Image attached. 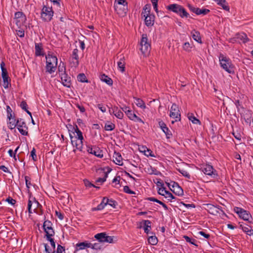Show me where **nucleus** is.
Segmentation results:
<instances>
[{
    "instance_id": "nucleus-34",
    "label": "nucleus",
    "mask_w": 253,
    "mask_h": 253,
    "mask_svg": "<svg viewBox=\"0 0 253 253\" xmlns=\"http://www.w3.org/2000/svg\"><path fill=\"white\" fill-rule=\"evenodd\" d=\"M75 132L77 133V135L73 138H77V139H79L80 140H83L84 139L82 132L79 129L78 127L76 126V128H75Z\"/></svg>"
},
{
    "instance_id": "nucleus-28",
    "label": "nucleus",
    "mask_w": 253,
    "mask_h": 253,
    "mask_svg": "<svg viewBox=\"0 0 253 253\" xmlns=\"http://www.w3.org/2000/svg\"><path fill=\"white\" fill-rule=\"evenodd\" d=\"M150 10V5L146 4L144 6V7L143 8V11L142 12L141 15H143L144 17H146V16L151 15L152 14H151Z\"/></svg>"
},
{
    "instance_id": "nucleus-23",
    "label": "nucleus",
    "mask_w": 253,
    "mask_h": 253,
    "mask_svg": "<svg viewBox=\"0 0 253 253\" xmlns=\"http://www.w3.org/2000/svg\"><path fill=\"white\" fill-rule=\"evenodd\" d=\"M87 151L88 153L94 154L98 158H102L103 156L102 151H100L99 149L95 150L92 148L89 147L87 149Z\"/></svg>"
},
{
    "instance_id": "nucleus-45",
    "label": "nucleus",
    "mask_w": 253,
    "mask_h": 253,
    "mask_svg": "<svg viewBox=\"0 0 253 253\" xmlns=\"http://www.w3.org/2000/svg\"><path fill=\"white\" fill-rule=\"evenodd\" d=\"M183 48L186 51H190L192 48L191 44H190L189 42H185L183 45Z\"/></svg>"
},
{
    "instance_id": "nucleus-12",
    "label": "nucleus",
    "mask_w": 253,
    "mask_h": 253,
    "mask_svg": "<svg viewBox=\"0 0 253 253\" xmlns=\"http://www.w3.org/2000/svg\"><path fill=\"white\" fill-rule=\"evenodd\" d=\"M78 52V49L77 48H75L73 50L72 54V61L71 63L72 66H74L75 67H77L79 63Z\"/></svg>"
},
{
    "instance_id": "nucleus-16",
    "label": "nucleus",
    "mask_w": 253,
    "mask_h": 253,
    "mask_svg": "<svg viewBox=\"0 0 253 253\" xmlns=\"http://www.w3.org/2000/svg\"><path fill=\"white\" fill-rule=\"evenodd\" d=\"M181 7V5L177 4H171L167 6V9L179 15Z\"/></svg>"
},
{
    "instance_id": "nucleus-19",
    "label": "nucleus",
    "mask_w": 253,
    "mask_h": 253,
    "mask_svg": "<svg viewBox=\"0 0 253 253\" xmlns=\"http://www.w3.org/2000/svg\"><path fill=\"white\" fill-rule=\"evenodd\" d=\"M35 54L36 56L43 55V50L42 43H35Z\"/></svg>"
},
{
    "instance_id": "nucleus-29",
    "label": "nucleus",
    "mask_w": 253,
    "mask_h": 253,
    "mask_svg": "<svg viewBox=\"0 0 253 253\" xmlns=\"http://www.w3.org/2000/svg\"><path fill=\"white\" fill-rule=\"evenodd\" d=\"M106 235L104 232L96 234L94 237L100 242H105Z\"/></svg>"
},
{
    "instance_id": "nucleus-53",
    "label": "nucleus",
    "mask_w": 253,
    "mask_h": 253,
    "mask_svg": "<svg viewBox=\"0 0 253 253\" xmlns=\"http://www.w3.org/2000/svg\"><path fill=\"white\" fill-rule=\"evenodd\" d=\"M8 78H9L8 76L7 77L2 78L3 81V85L5 88H7L8 86V84H9V83H8Z\"/></svg>"
},
{
    "instance_id": "nucleus-27",
    "label": "nucleus",
    "mask_w": 253,
    "mask_h": 253,
    "mask_svg": "<svg viewBox=\"0 0 253 253\" xmlns=\"http://www.w3.org/2000/svg\"><path fill=\"white\" fill-rule=\"evenodd\" d=\"M236 37L238 40L242 41L243 43H246L249 41L247 35L244 33L237 34Z\"/></svg>"
},
{
    "instance_id": "nucleus-56",
    "label": "nucleus",
    "mask_w": 253,
    "mask_h": 253,
    "mask_svg": "<svg viewBox=\"0 0 253 253\" xmlns=\"http://www.w3.org/2000/svg\"><path fill=\"white\" fill-rule=\"evenodd\" d=\"M31 156L32 157V159L34 161H37V158L36 154V149L34 148H33L31 152Z\"/></svg>"
},
{
    "instance_id": "nucleus-33",
    "label": "nucleus",
    "mask_w": 253,
    "mask_h": 253,
    "mask_svg": "<svg viewBox=\"0 0 253 253\" xmlns=\"http://www.w3.org/2000/svg\"><path fill=\"white\" fill-rule=\"evenodd\" d=\"M188 118L189 120L191 121V122L194 124H201V122L198 119H197L193 114H190L188 115Z\"/></svg>"
},
{
    "instance_id": "nucleus-58",
    "label": "nucleus",
    "mask_w": 253,
    "mask_h": 253,
    "mask_svg": "<svg viewBox=\"0 0 253 253\" xmlns=\"http://www.w3.org/2000/svg\"><path fill=\"white\" fill-rule=\"evenodd\" d=\"M6 111L7 113V118L12 117V110L11 108L9 106H6Z\"/></svg>"
},
{
    "instance_id": "nucleus-24",
    "label": "nucleus",
    "mask_w": 253,
    "mask_h": 253,
    "mask_svg": "<svg viewBox=\"0 0 253 253\" xmlns=\"http://www.w3.org/2000/svg\"><path fill=\"white\" fill-rule=\"evenodd\" d=\"M118 68L120 71L124 72L125 70V57L123 56L120 59V60L118 62Z\"/></svg>"
},
{
    "instance_id": "nucleus-2",
    "label": "nucleus",
    "mask_w": 253,
    "mask_h": 253,
    "mask_svg": "<svg viewBox=\"0 0 253 253\" xmlns=\"http://www.w3.org/2000/svg\"><path fill=\"white\" fill-rule=\"evenodd\" d=\"M220 64L221 66L228 73L231 74L234 72V66L231 61L223 54H220L219 56Z\"/></svg>"
},
{
    "instance_id": "nucleus-46",
    "label": "nucleus",
    "mask_w": 253,
    "mask_h": 253,
    "mask_svg": "<svg viewBox=\"0 0 253 253\" xmlns=\"http://www.w3.org/2000/svg\"><path fill=\"white\" fill-rule=\"evenodd\" d=\"M90 248L94 249V250H100L102 248V246L100 245V244L99 243H96L94 244H91L90 243Z\"/></svg>"
},
{
    "instance_id": "nucleus-22",
    "label": "nucleus",
    "mask_w": 253,
    "mask_h": 253,
    "mask_svg": "<svg viewBox=\"0 0 253 253\" xmlns=\"http://www.w3.org/2000/svg\"><path fill=\"white\" fill-rule=\"evenodd\" d=\"M191 36H192L193 39L195 41H196V42H197L199 43H202V41L201 38L200 36V33L199 32L194 30L191 32Z\"/></svg>"
},
{
    "instance_id": "nucleus-9",
    "label": "nucleus",
    "mask_w": 253,
    "mask_h": 253,
    "mask_svg": "<svg viewBox=\"0 0 253 253\" xmlns=\"http://www.w3.org/2000/svg\"><path fill=\"white\" fill-rule=\"evenodd\" d=\"M52 222L48 220H45L43 224V228L45 232V236H53L55 234L54 230L52 227Z\"/></svg>"
},
{
    "instance_id": "nucleus-18",
    "label": "nucleus",
    "mask_w": 253,
    "mask_h": 253,
    "mask_svg": "<svg viewBox=\"0 0 253 253\" xmlns=\"http://www.w3.org/2000/svg\"><path fill=\"white\" fill-rule=\"evenodd\" d=\"M206 209L209 212V213L213 215L217 214L219 212L218 211L219 208H217L212 204H207Z\"/></svg>"
},
{
    "instance_id": "nucleus-54",
    "label": "nucleus",
    "mask_w": 253,
    "mask_h": 253,
    "mask_svg": "<svg viewBox=\"0 0 253 253\" xmlns=\"http://www.w3.org/2000/svg\"><path fill=\"white\" fill-rule=\"evenodd\" d=\"M124 191L125 192L130 194H134L135 192L134 191H131L128 186H125L124 187Z\"/></svg>"
},
{
    "instance_id": "nucleus-35",
    "label": "nucleus",
    "mask_w": 253,
    "mask_h": 253,
    "mask_svg": "<svg viewBox=\"0 0 253 253\" xmlns=\"http://www.w3.org/2000/svg\"><path fill=\"white\" fill-rule=\"evenodd\" d=\"M151 222L150 220H147L144 221V229L145 233H148L149 231L151 230Z\"/></svg>"
},
{
    "instance_id": "nucleus-48",
    "label": "nucleus",
    "mask_w": 253,
    "mask_h": 253,
    "mask_svg": "<svg viewBox=\"0 0 253 253\" xmlns=\"http://www.w3.org/2000/svg\"><path fill=\"white\" fill-rule=\"evenodd\" d=\"M183 238L185 239V240H186V241L187 242L190 243L191 244H193V245H194L197 246V245L195 244V242H196L195 239H192V238L189 237L188 236H185V235L183 236Z\"/></svg>"
},
{
    "instance_id": "nucleus-17",
    "label": "nucleus",
    "mask_w": 253,
    "mask_h": 253,
    "mask_svg": "<svg viewBox=\"0 0 253 253\" xmlns=\"http://www.w3.org/2000/svg\"><path fill=\"white\" fill-rule=\"evenodd\" d=\"M155 16L153 14L145 17V23L147 27H151L154 25Z\"/></svg>"
},
{
    "instance_id": "nucleus-13",
    "label": "nucleus",
    "mask_w": 253,
    "mask_h": 253,
    "mask_svg": "<svg viewBox=\"0 0 253 253\" xmlns=\"http://www.w3.org/2000/svg\"><path fill=\"white\" fill-rule=\"evenodd\" d=\"M158 192L160 195L164 196L166 198H168L169 200L171 201L175 199L173 195L169 191L166 190L164 187L159 188Z\"/></svg>"
},
{
    "instance_id": "nucleus-63",
    "label": "nucleus",
    "mask_w": 253,
    "mask_h": 253,
    "mask_svg": "<svg viewBox=\"0 0 253 253\" xmlns=\"http://www.w3.org/2000/svg\"><path fill=\"white\" fill-rule=\"evenodd\" d=\"M63 252H65V249L62 246L58 245L57 249V253H62Z\"/></svg>"
},
{
    "instance_id": "nucleus-11",
    "label": "nucleus",
    "mask_w": 253,
    "mask_h": 253,
    "mask_svg": "<svg viewBox=\"0 0 253 253\" xmlns=\"http://www.w3.org/2000/svg\"><path fill=\"white\" fill-rule=\"evenodd\" d=\"M235 211L238 213L239 216L245 220H249L251 217V215L246 211L242 208L236 207L234 209Z\"/></svg>"
},
{
    "instance_id": "nucleus-32",
    "label": "nucleus",
    "mask_w": 253,
    "mask_h": 253,
    "mask_svg": "<svg viewBox=\"0 0 253 253\" xmlns=\"http://www.w3.org/2000/svg\"><path fill=\"white\" fill-rule=\"evenodd\" d=\"M170 189L171 191H172L174 194L178 196H181L183 194V191L182 188L179 185L177 187H175L174 189H171L170 188Z\"/></svg>"
},
{
    "instance_id": "nucleus-36",
    "label": "nucleus",
    "mask_w": 253,
    "mask_h": 253,
    "mask_svg": "<svg viewBox=\"0 0 253 253\" xmlns=\"http://www.w3.org/2000/svg\"><path fill=\"white\" fill-rule=\"evenodd\" d=\"M113 112L115 116L118 119H122L123 118L124 114L123 112L121 110H118V108H114Z\"/></svg>"
},
{
    "instance_id": "nucleus-8",
    "label": "nucleus",
    "mask_w": 253,
    "mask_h": 253,
    "mask_svg": "<svg viewBox=\"0 0 253 253\" xmlns=\"http://www.w3.org/2000/svg\"><path fill=\"white\" fill-rule=\"evenodd\" d=\"M71 143L74 147L73 152L76 153L77 151L82 152L83 148V140L77 139V138H73L70 135Z\"/></svg>"
},
{
    "instance_id": "nucleus-14",
    "label": "nucleus",
    "mask_w": 253,
    "mask_h": 253,
    "mask_svg": "<svg viewBox=\"0 0 253 253\" xmlns=\"http://www.w3.org/2000/svg\"><path fill=\"white\" fill-rule=\"evenodd\" d=\"M61 80L64 86L70 87L71 85V80L70 77L67 74H62L60 75Z\"/></svg>"
},
{
    "instance_id": "nucleus-15",
    "label": "nucleus",
    "mask_w": 253,
    "mask_h": 253,
    "mask_svg": "<svg viewBox=\"0 0 253 253\" xmlns=\"http://www.w3.org/2000/svg\"><path fill=\"white\" fill-rule=\"evenodd\" d=\"M113 161L117 165L122 166L123 165V158L120 153L115 152L113 156Z\"/></svg>"
},
{
    "instance_id": "nucleus-47",
    "label": "nucleus",
    "mask_w": 253,
    "mask_h": 253,
    "mask_svg": "<svg viewBox=\"0 0 253 253\" xmlns=\"http://www.w3.org/2000/svg\"><path fill=\"white\" fill-rule=\"evenodd\" d=\"M126 115L129 118V119L132 121L135 120V118L136 117V115L131 110H130Z\"/></svg>"
},
{
    "instance_id": "nucleus-25",
    "label": "nucleus",
    "mask_w": 253,
    "mask_h": 253,
    "mask_svg": "<svg viewBox=\"0 0 253 253\" xmlns=\"http://www.w3.org/2000/svg\"><path fill=\"white\" fill-rule=\"evenodd\" d=\"M100 80L106 83L107 84L111 85L113 84L112 80L105 74H102L100 76Z\"/></svg>"
},
{
    "instance_id": "nucleus-60",
    "label": "nucleus",
    "mask_w": 253,
    "mask_h": 253,
    "mask_svg": "<svg viewBox=\"0 0 253 253\" xmlns=\"http://www.w3.org/2000/svg\"><path fill=\"white\" fill-rule=\"evenodd\" d=\"M108 205L113 207L114 208H115L117 205V202L112 199H108Z\"/></svg>"
},
{
    "instance_id": "nucleus-52",
    "label": "nucleus",
    "mask_w": 253,
    "mask_h": 253,
    "mask_svg": "<svg viewBox=\"0 0 253 253\" xmlns=\"http://www.w3.org/2000/svg\"><path fill=\"white\" fill-rule=\"evenodd\" d=\"M104 176L103 178H98L96 179V182L98 183H103L106 181V177H107V174L106 172H104Z\"/></svg>"
},
{
    "instance_id": "nucleus-5",
    "label": "nucleus",
    "mask_w": 253,
    "mask_h": 253,
    "mask_svg": "<svg viewBox=\"0 0 253 253\" xmlns=\"http://www.w3.org/2000/svg\"><path fill=\"white\" fill-rule=\"evenodd\" d=\"M53 11L52 7L44 5L41 12V18L43 20L46 22L50 21L53 17Z\"/></svg>"
},
{
    "instance_id": "nucleus-59",
    "label": "nucleus",
    "mask_w": 253,
    "mask_h": 253,
    "mask_svg": "<svg viewBox=\"0 0 253 253\" xmlns=\"http://www.w3.org/2000/svg\"><path fill=\"white\" fill-rule=\"evenodd\" d=\"M105 242L109 243H113V237L106 235Z\"/></svg>"
},
{
    "instance_id": "nucleus-50",
    "label": "nucleus",
    "mask_w": 253,
    "mask_h": 253,
    "mask_svg": "<svg viewBox=\"0 0 253 253\" xmlns=\"http://www.w3.org/2000/svg\"><path fill=\"white\" fill-rule=\"evenodd\" d=\"M142 148L144 149V150H143L144 153V154L146 156H153V155L151 154L152 152L151 151V150L148 149L146 147H142Z\"/></svg>"
},
{
    "instance_id": "nucleus-3",
    "label": "nucleus",
    "mask_w": 253,
    "mask_h": 253,
    "mask_svg": "<svg viewBox=\"0 0 253 253\" xmlns=\"http://www.w3.org/2000/svg\"><path fill=\"white\" fill-rule=\"evenodd\" d=\"M114 7L118 14L124 16L127 10V2L126 0H115Z\"/></svg>"
},
{
    "instance_id": "nucleus-55",
    "label": "nucleus",
    "mask_w": 253,
    "mask_h": 253,
    "mask_svg": "<svg viewBox=\"0 0 253 253\" xmlns=\"http://www.w3.org/2000/svg\"><path fill=\"white\" fill-rule=\"evenodd\" d=\"M25 179L26 181V187L29 189L30 188V185H31V178L28 176H25Z\"/></svg>"
},
{
    "instance_id": "nucleus-1",
    "label": "nucleus",
    "mask_w": 253,
    "mask_h": 253,
    "mask_svg": "<svg viewBox=\"0 0 253 253\" xmlns=\"http://www.w3.org/2000/svg\"><path fill=\"white\" fill-rule=\"evenodd\" d=\"M46 69L50 74L54 72L57 65V58L56 56L50 54L46 56Z\"/></svg>"
},
{
    "instance_id": "nucleus-37",
    "label": "nucleus",
    "mask_w": 253,
    "mask_h": 253,
    "mask_svg": "<svg viewBox=\"0 0 253 253\" xmlns=\"http://www.w3.org/2000/svg\"><path fill=\"white\" fill-rule=\"evenodd\" d=\"M115 125L112 123H107L105 125L104 128L107 131H111L115 129Z\"/></svg>"
},
{
    "instance_id": "nucleus-41",
    "label": "nucleus",
    "mask_w": 253,
    "mask_h": 253,
    "mask_svg": "<svg viewBox=\"0 0 253 253\" xmlns=\"http://www.w3.org/2000/svg\"><path fill=\"white\" fill-rule=\"evenodd\" d=\"M210 11V10L208 9H206V8L200 9L199 8H198V9H197V12H196V14L197 15H200V14L206 15L208 13H209Z\"/></svg>"
},
{
    "instance_id": "nucleus-40",
    "label": "nucleus",
    "mask_w": 253,
    "mask_h": 253,
    "mask_svg": "<svg viewBox=\"0 0 253 253\" xmlns=\"http://www.w3.org/2000/svg\"><path fill=\"white\" fill-rule=\"evenodd\" d=\"M180 11V12L179 13V15L181 18H184V17L187 18L189 15V13L186 11V10L182 6L181 7V8Z\"/></svg>"
},
{
    "instance_id": "nucleus-51",
    "label": "nucleus",
    "mask_w": 253,
    "mask_h": 253,
    "mask_svg": "<svg viewBox=\"0 0 253 253\" xmlns=\"http://www.w3.org/2000/svg\"><path fill=\"white\" fill-rule=\"evenodd\" d=\"M52 236H46L47 240L50 242L51 247L53 248V250L55 248V243L53 239L51 238Z\"/></svg>"
},
{
    "instance_id": "nucleus-6",
    "label": "nucleus",
    "mask_w": 253,
    "mask_h": 253,
    "mask_svg": "<svg viewBox=\"0 0 253 253\" xmlns=\"http://www.w3.org/2000/svg\"><path fill=\"white\" fill-rule=\"evenodd\" d=\"M201 169L205 174L209 175L212 178H216L218 176L216 170L211 165H204L201 168Z\"/></svg>"
},
{
    "instance_id": "nucleus-39",
    "label": "nucleus",
    "mask_w": 253,
    "mask_h": 253,
    "mask_svg": "<svg viewBox=\"0 0 253 253\" xmlns=\"http://www.w3.org/2000/svg\"><path fill=\"white\" fill-rule=\"evenodd\" d=\"M148 241L149 244L155 245L158 243V239L155 236H151L148 239Z\"/></svg>"
},
{
    "instance_id": "nucleus-7",
    "label": "nucleus",
    "mask_w": 253,
    "mask_h": 253,
    "mask_svg": "<svg viewBox=\"0 0 253 253\" xmlns=\"http://www.w3.org/2000/svg\"><path fill=\"white\" fill-rule=\"evenodd\" d=\"M169 116L170 118L175 119L174 121H172V124H173L174 122L180 120V114L178 107L176 104H173L172 105L170 110Z\"/></svg>"
},
{
    "instance_id": "nucleus-44",
    "label": "nucleus",
    "mask_w": 253,
    "mask_h": 253,
    "mask_svg": "<svg viewBox=\"0 0 253 253\" xmlns=\"http://www.w3.org/2000/svg\"><path fill=\"white\" fill-rule=\"evenodd\" d=\"M178 171L184 176L187 178L188 179H190L191 176L188 172L186 170L183 169H178Z\"/></svg>"
},
{
    "instance_id": "nucleus-4",
    "label": "nucleus",
    "mask_w": 253,
    "mask_h": 253,
    "mask_svg": "<svg viewBox=\"0 0 253 253\" xmlns=\"http://www.w3.org/2000/svg\"><path fill=\"white\" fill-rule=\"evenodd\" d=\"M140 50L144 56L148 55L151 50V46L148 42V39L146 34H143L140 42Z\"/></svg>"
},
{
    "instance_id": "nucleus-64",
    "label": "nucleus",
    "mask_w": 253,
    "mask_h": 253,
    "mask_svg": "<svg viewBox=\"0 0 253 253\" xmlns=\"http://www.w3.org/2000/svg\"><path fill=\"white\" fill-rule=\"evenodd\" d=\"M6 201L12 205H14L16 203V201L10 197L6 199Z\"/></svg>"
},
{
    "instance_id": "nucleus-26",
    "label": "nucleus",
    "mask_w": 253,
    "mask_h": 253,
    "mask_svg": "<svg viewBox=\"0 0 253 253\" xmlns=\"http://www.w3.org/2000/svg\"><path fill=\"white\" fill-rule=\"evenodd\" d=\"M14 19H20L22 22H24L26 20V17L22 12L18 11L15 13Z\"/></svg>"
},
{
    "instance_id": "nucleus-10",
    "label": "nucleus",
    "mask_w": 253,
    "mask_h": 253,
    "mask_svg": "<svg viewBox=\"0 0 253 253\" xmlns=\"http://www.w3.org/2000/svg\"><path fill=\"white\" fill-rule=\"evenodd\" d=\"M19 131L23 135H27L28 133V127L26 123L22 119H18L17 120L16 126Z\"/></svg>"
},
{
    "instance_id": "nucleus-42",
    "label": "nucleus",
    "mask_w": 253,
    "mask_h": 253,
    "mask_svg": "<svg viewBox=\"0 0 253 253\" xmlns=\"http://www.w3.org/2000/svg\"><path fill=\"white\" fill-rule=\"evenodd\" d=\"M77 79H78V81H79V82H81L82 83L87 82V80H86V77L85 76V75L83 73L80 74L78 76Z\"/></svg>"
},
{
    "instance_id": "nucleus-43",
    "label": "nucleus",
    "mask_w": 253,
    "mask_h": 253,
    "mask_svg": "<svg viewBox=\"0 0 253 253\" xmlns=\"http://www.w3.org/2000/svg\"><path fill=\"white\" fill-rule=\"evenodd\" d=\"M1 69V75L2 77H5L8 76L7 72L6 69L4 68V62H2L0 64Z\"/></svg>"
},
{
    "instance_id": "nucleus-61",
    "label": "nucleus",
    "mask_w": 253,
    "mask_h": 253,
    "mask_svg": "<svg viewBox=\"0 0 253 253\" xmlns=\"http://www.w3.org/2000/svg\"><path fill=\"white\" fill-rule=\"evenodd\" d=\"M169 187L171 189H174L175 187L179 186L178 184L175 182H171L170 183H168Z\"/></svg>"
},
{
    "instance_id": "nucleus-62",
    "label": "nucleus",
    "mask_w": 253,
    "mask_h": 253,
    "mask_svg": "<svg viewBox=\"0 0 253 253\" xmlns=\"http://www.w3.org/2000/svg\"><path fill=\"white\" fill-rule=\"evenodd\" d=\"M20 106L21 108L24 110H26L27 109V104L25 101H22L21 102Z\"/></svg>"
},
{
    "instance_id": "nucleus-30",
    "label": "nucleus",
    "mask_w": 253,
    "mask_h": 253,
    "mask_svg": "<svg viewBox=\"0 0 253 253\" xmlns=\"http://www.w3.org/2000/svg\"><path fill=\"white\" fill-rule=\"evenodd\" d=\"M9 120V125L8 127L10 129H12L14 128L17 125V120L14 119V117L7 118Z\"/></svg>"
},
{
    "instance_id": "nucleus-49",
    "label": "nucleus",
    "mask_w": 253,
    "mask_h": 253,
    "mask_svg": "<svg viewBox=\"0 0 253 253\" xmlns=\"http://www.w3.org/2000/svg\"><path fill=\"white\" fill-rule=\"evenodd\" d=\"M163 131L166 134L168 138H169L172 136L171 132L168 127L163 129Z\"/></svg>"
},
{
    "instance_id": "nucleus-31",
    "label": "nucleus",
    "mask_w": 253,
    "mask_h": 253,
    "mask_svg": "<svg viewBox=\"0 0 253 253\" xmlns=\"http://www.w3.org/2000/svg\"><path fill=\"white\" fill-rule=\"evenodd\" d=\"M134 103L138 107L142 109H145L146 108L144 102L140 98H134Z\"/></svg>"
},
{
    "instance_id": "nucleus-57",
    "label": "nucleus",
    "mask_w": 253,
    "mask_h": 253,
    "mask_svg": "<svg viewBox=\"0 0 253 253\" xmlns=\"http://www.w3.org/2000/svg\"><path fill=\"white\" fill-rule=\"evenodd\" d=\"M16 34L18 36H19L20 38H23L24 37L25 33L24 31L22 29H20L18 30H16Z\"/></svg>"
},
{
    "instance_id": "nucleus-38",
    "label": "nucleus",
    "mask_w": 253,
    "mask_h": 253,
    "mask_svg": "<svg viewBox=\"0 0 253 253\" xmlns=\"http://www.w3.org/2000/svg\"><path fill=\"white\" fill-rule=\"evenodd\" d=\"M66 68L64 63H60L58 66V72L59 75L62 74H66L65 72Z\"/></svg>"
},
{
    "instance_id": "nucleus-20",
    "label": "nucleus",
    "mask_w": 253,
    "mask_h": 253,
    "mask_svg": "<svg viewBox=\"0 0 253 253\" xmlns=\"http://www.w3.org/2000/svg\"><path fill=\"white\" fill-rule=\"evenodd\" d=\"M90 247V243L84 242L76 244V251L84 250L85 248H89Z\"/></svg>"
},
{
    "instance_id": "nucleus-21",
    "label": "nucleus",
    "mask_w": 253,
    "mask_h": 253,
    "mask_svg": "<svg viewBox=\"0 0 253 253\" xmlns=\"http://www.w3.org/2000/svg\"><path fill=\"white\" fill-rule=\"evenodd\" d=\"M240 227L247 235L249 236L253 235V230L250 226L246 224H241Z\"/></svg>"
}]
</instances>
